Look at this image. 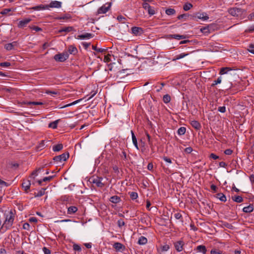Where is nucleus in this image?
I'll return each mask as SVG.
<instances>
[{"mask_svg": "<svg viewBox=\"0 0 254 254\" xmlns=\"http://www.w3.org/2000/svg\"><path fill=\"white\" fill-rule=\"evenodd\" d=\"M24 104H26L28 106L30 105H42L43 104L42 102H25Z\"/></svg>", "mask_w": 254, "mask_h": 254, "instance_id": "72a5a7b5", "label": "nucleus"}, {"mask_svg": "<svg viewBox=\"0 0 254 254\" xmlns=\"http://www.w3.org/2000/svg\"><path fill=\"white\" fill-rule=\"evenodd\" d=\"M192 151V148L191 147H188L185 149L186 153L190 154Z\"/></svg>", "mask_w": 254, "mask_h": 254, "instance_id": "0e129e2a", "label": "nucleus"}, {"mask_svg": "<svg viewBox=\"0 0 254 254\" xmlns=\"http://www.w3.org/2000/svg\"><path fill=\"white\" fill-rule=\"evenodd\" d=\"M53 178H54L53 176L45 177L42 179V181H44V182L50 181Z\"/></svg>", "mask_w": 254, "mask_h": 254, "instance_id": "052dcab7", "label": "nucleus"}, {"mask_svg": "<svg viewBox=\"0 0 254 254\" xmlns=\"http://www.w3.org/2000/svg\"><path fill=\"white\" fill-rule=\"evenodd\" d=\"M48 7V5L45 6L43 4H40L39 5L32 7L30 8L29 9H32L33 10L39 11V10H44L46 8H47Z\"/></svg>", "mask_w": 254, "mask_h": 254, "instance_id": "4468645a", "label": "nucleus"}, {"mask_svg": "<svg viewBox=\"0 0 254 254\" xmlns=\"http://www.w3.org/2000/svg\"><path fill=\"white\" fill-rule=\"evenodd\" d=\"M243 211L246 213H250L254 210L253 204H250L249 206L244 207L243 209Z\"/></svg>", "mask_w": 254, "mask_h": 254, "instance_id": "5701e85b", "label": "nucleus"}, {"mask_svg": "<svg viewBox=\"0 0 254 254\" xmlns=\"http://www.w3.org/2000/svg\"><path fill=\"white\" fill-rule=\"evenodd\" d=\"M45 93H46L47 94H51L52 95H54L57 94L58 92L55 91H50V90H47L45 91Z\"/></svg>", "mask_w": 254, "mask_h": 254, "instance_id": "6e6d98bb", "label": "nucleus"}, {"mask_svg": "<svg viewBox=\"0 0 254 254\" xmlns=\"http://www.w3.org/2000/svg\"><path fill=\"white\" fill-rule=\"evenodd\" d=\"M114 248L117 250V251H120L121 250H123V248H124V246L123 244H122L121 243H118V242H117V243H115L114 244Z\"/></svg>", "mask_w": 254, "mask_h": 254, "instance_id": "cd10ccee", "label": "nucleus"}, {"mask_svg": "<svg viewBox=\"0 0 254 254\" xmlns=\"http://www.w3.org/2000/svg\"><path fill=\"white\" fill-rule=\"evenodd\" d=\"M68 51L70 54L75 55L77 53V49L75 46L70 45L68 48Z\"/></svg>", "mask_w": 254, "mask_h": 254, "instance_id": "412c9836", "label": "nucleus"}, {"mask_svg": "<svg viewBox=\"0 0 254 254\" xmlns=\"http://www.w3.org/2000/svg\"><path fill=\"white\" fill-rule=\"evenodd\" d=\"M187 55H188V54L182 53L180 55L176 56L175 58L173 59V61H176V60H178L184 58Z\"/></svg>", "mask_w": 254, "mask_h": 254, "instance_id": "c9c22d12", "label": "nucleus"}, {"mask_svg": "<svg viewBox=\"0 0 254 254\" xmlns=\"http://www.w3.org/2000/svg\"><path fill=\"white\" fill-rule=\"evenodd\" d=\"M171 100V97L168 94L165 95L163 96V101L165 103H169Z\"/></svg>", "mask_w": 254, "mask_h": 254, "instance_id": "37998d69", "label": "nucleus"}, {"mask_svg": "<svg viewBox=\"0 0 254 254\" xmlns=\"http://www.w3.org/2000/svg\"><path fill=\"white\" fill-rule=\"evenodd\" d=\"M196 17L202 20H206L209 18L208 16L206 13H197L196 14Z\"/></svg>", "mask_w": 254, "mask_h": 254, "instance_id": "ddd939ff", "label": "nucleus"}, {"mask_svg": "<svg viewBox=\"0 0 254 254\" xmlns=\"http://www.w3.org/2000/svg\"><path fill=\"white\" fill-rule=\"evenodd\" d=\"M131 33L136 36H140L143 33V29L139 27L134 26L131 28Z\"/></svg>", "mask_w": 254, "mask_h": 254, "instance_id": "0eeeda50", "label": "nucleus"}, {"mask_svg": "<svg viewBox=\"0 0 254 254\" xmlns=\"http://www.w3.org/2000/svg\"><path fill=\"white\" fill-rule=\"evenodd\" d=\"M10 65V63L7 62L0 63V66L2 67H7L9 66Z\"/></svg>", "mask_w": 254, "mask_h": 254, "instance_id": "8fccbe9b", "label": "nucleus"}, {"mask_svg": "<svg viewBox=\"0 0 254 254\" xmlns=\"http://www.w3.org/2000/svg\"><path fill=\"white\" fill-rule=\"evenodd\" d=\"M246 31L250 33L253 32L254 31V24L250 26Z\"/></svg>", "mask_w": 254, "mask_h": 254, "instance_id": "bf43d9fd", "label": "nucleus"}, {"mask_svg": "<svg viewBox=\"0 0 254 254\" xmlns=\"http://www.w3.org/2000/svg\"><path fill=\"white\" fill-rule=\"evenodd\" d=\"M31 20L32 19L30 18H24L19 21L17 27L19 28H24Z\"/></svg>", "mask_w": 254, "mask_h": 254, "instance_id": "6e6552de", "label": "nucleus"}, {"mask_svg": "<svg viewBox=\"0 0 254 254\" xmlns=\"http://www.w3.org/2000/svg\"><path fill=\"white\" fill-rule=\"evenodd\" d=\"M60 121V120H57L55 121L54 122L50 123L48 125V127L50 128H53V129L57 128V126H58V124Z\"/></svg>", "mask_w": 254, "mask_h": 254, "instance_id": "b1692460", "label": "nucleus"}, {"mask_svg": "<svg viewBox=\"0 0 254 254\" xmlns=\"http://www.w3.org/2000/svg\"><path fill=\"white\" fill-rule=\"evenodd\" d=\"M81 100H82V99H79V100H76V101H74V102H72L71 103H70V104H67V105H65V106H64V107H69V106H72V105H75V104H76V103H77L79 102H80V101H81Z\"/></svg>", "mask_w": 254, "mask_h": 254, "instance_id": "4d7b16f0", "label": "nucleus"}, {"mask_svg": "<svg viewBox=\"0 0 254 254\" xmlns=\"http://www.w3.org/2000/svg\"><path fill=\"white\" fill-rule=\"evenodd\" d=\"M174 217L176 219L180 220L182 222H183L182 215L180 212L175 213Z\"/></svg>", "mask_w": 254, "mask_h": 254, "instance_id": "ea45409f", "label": "nucleus"}, {"mask_svg": "<svg viewBox=\"0 0 254 254\" xmlns=\"http://www.w3.org/2000/svg\"><path fill=\"white\" fill-rule=\"evenodd\" d=\"M62 6V2L59 1H52L50 4L48 5V7L52 8H60Z\"/></svg>", "mask_w": 254, "mask_h": 254, "instance_id": "f8f14e48", "label": "nucleus"}, {"mask_svg": "<svg viewBox=\"0 0 254 254\" xmlns=\"http://www.w3.org/2000/svg\"><path fill=\"white\" fill-rule=\"evenodd\" d=\"M68 157V153H64L60 155L54 157L53 160L57 162H62L66 161Z\"/></svg>", "mask_w": 254, "mask_h": 254, "instance_id": "39448f33", "label": "nucleus"}, {"mask_svg": "<svg viewBox=\"0 0 254 254\" xmlns=\"http://www.w3.org/2000/svg\"><path fill=\"white\" fill-rule=\"evenodd\" d=\"M92 49H93V50H94L97 52H103L105 51L104 49H101V48H98L96 46H92Z\"/></svg>", "mask_w": 254, "mask_h": 254, "instance_id": "864d4df0", "label": "nucleus"}, {"mask_svg": "<svg viewBox=\"0 0 254 254\" xmlns=\"http://www.w3.org/2000/svg\"><path fill=\"white\" fill-rule=\"evenodd\" d=\"M218 111L221 113H225L226 112V107L222 106L218 107Z\"/></svg>", "mask_w": 254, "mask_h": 254, "instance_id": "e2e57ef3", "label": "nucleus"}, {"mask_svg": "<svg viewBox=\"0 0 254 254\" xmlns=\"http://www.w3.org/2000/svg\"><path fill=\"white\" fill-rule=\"evenodd\" d=\"M191 126L197 130H199L201 128L200 124L197 121L193 120L190 123Z\"/></svg>", "mask_w": 254, "mask_h": 254, "instance_id": "f3484780", "label": "nucleus"}, {"mask_svg": "<svg viewBox=\"0 0 254 254\" xmlns=\"http://www.w3.org/2000/svg\"><path fill=\"white\" fill-rule=\"evenodd\" d=\"M118 226L119 227H122V226H124L125 225V222L124 221V220L123 219H120L118 221Z\"/></svg>", "mask_w": 254, "mask_h": 254, "instance_id": "3c124183", "label": "nucleus"}, {"mask_svg": "<svg viewBox=\"0 0 254 254\" xmlns=\"http://www.w3.org/2000/svg\"><path fill=\"white\" fill-rule=\"evenodd\" d=\"M196 250L198 252L202 253L203 254H206L207 252L205 246L203 245H199L197 246Z\"/></svg>", "mask_w": 254, "mask_h": 254, "instance_id": "a211bd4d", "label": "nucleus"}, {"mask_svg": "<svg viewBox=\"0 0 254 254\" xmlns=\"http://www.w3.org/2000/svg\"><path fill=\"white\" fill-rule=\"evenodd\" d=\"M200 31L202 33H204V34L207 35L210 33L209 29L208 27H204L203 28H201L200 29Z\"/></svg>", "mask_w": 254, "mask_h": 254, "instance_id": "79ce46f5", "label": "nucleus"}, {"mask_svg": "<svg viewBox=\"0 0 254 254\" xmlns=\"http://www.w3.org/2000/svg\"><path fill=\"white\" fill-rule=\"evenodd\" d=\"M68 54L67 52L57 54L54 56V59L59 62H64L68 58Z\"/></svg>", "mask_w": 254, "mask_h": 254, "instance_id": "f03ea898", "label": "nucleus"}, {"mask_svg": "<svg viewBox=\"0 0 254 254\" xmlns=\"http://www.w3.org/2000/svg\"><path fill=\"white\" fill-rule=\"evenodd\" d=\"M186 131V127H180L178 129L177 132H178V134L181 135H184Z\"/></svg>", "mask_w": 254, "mask_h": 254, "instance_id": "4c0bfd02", "label": "nucleus"}, {"mask_svg": "<svg viewBox=\"0 0 254 254\" xmlns=\"http://www.w3.org/2000/svg\"><path fill=\"white\" fill-rule=\"evenodd\" d=\"M45 190L46 189H42L39 191H38L37 193H34V196L35 197H37L43 196L45 194Z\"/></svg>", "mask_w": 254, "mask_h": 254, "instance_id": "2f4dec72", "label": "nucleus"}, {"mask_svg": "<svg viewBox=\"0 0 254 254\" xmlns=\"http://www.w3.org/2000/svg\"><path fill=\"white\" fill-rule=\"evenodd\" d=\"M142 7L147 11L149 15H153L155 13V8L151 6L148 3L144 2L142 3Z\"/></svg>", "mask_w": 254, "mask_h": 254, "instance_id": "423d86ee", "label": "nucleus"}, {"mask_svg": "<svg viewBox=\"0 0 254 254\" xmlns=\"http://www.w3.org/2000/svg\"><path fill=\"white\" fill-rule=\"evenodd\" d=\"M23 188H24V190L27 191L30 187L31 183L29 180H25L23 181L22 184Z\"/></svg>", "mask_w": 254, "mask_h": 254, "instance_id": "2eb2a0df", "label": "nucleus"}, {"mask_svg": "<svg viewBox=\"0 0 254 254\" xmlns=\"http://www.w3.org/2000/svg\"><path fill=\"white\" fill-rule=\"evenodd\" d=\"M209 157L210 158H212V159H214V160H216V159L219 158V156L216 155V154H215L214 153H211Z\"/></svg>", "mask_w": 254, "mask_h": 254, "instance_id": "69168bd1", "label": "nucleus"}, {"mask_svg": "<svg viewBox=\"0 0 254 254\" xmlns=\"http://www.w3.org/2000/svg\"><path fill=\"white\" fill-rule=\"evenodd\" d=\"M29 28L33 30H35L36 32L41 31L42 30V29L41 28L36 26H29Z\"/></svg>", "mask_w": 254, "mask_h": 254, "instance_id": "de8ad7c7", "label": "nucleus"}, {"mask_svg": "<svg viewBox=\"0 0 254 254\" xmlns=\"http://www.w3.org/2000/svg\"><path fill=\"white\" fill-rule=\"evenodd\" d=\"M147 243V239L144 236H141L138 241V244L140 245H145Z\"/></svg>", "mask_w": 254, "mask_h": 254, "instance_id": "393cba45", "label": "nucleus"}, {"mask_svg": "<svg viewBox=\"0 0 254 254\" xmlns=\"http://www.w3.org/2000/svg\"><path fill=\"white\" fill-rule=\"evenodd\" d=\"M73 29V28L71 26L65 27H64V28L61 29L59 31V33H61V32H69L72 31Z\"/></svg>", "mask_w": 254, "mask_h": 254, "instance_id": "7c9ffc66", "label": "nucleus"}, {"mask_svg": "<svg viewBox=\"0 0 254 254\" xmlns=\"http://www.w3.org/2000/svg\"><path fill=\"white\" fill-rule=\"evenodd\" d=\"M63 148V145L62 144H56L53 147V150L54 152L59 151L62 150Z\"/></svg>", "mask_w": 254, "mask_h": 254, "instance_id": "c85d7f7f", "label": "nucleus"}, {"mask_svg": "<svg viewBox=\"0 0 254 254\" xmlns=\"http://www.w3.org/2000/svg\"><path fill=\"white\" fill-rule=\"evenodd\" d=\"M169 38H172L178 40L184 39L187 38L186 35H179V34H170L169 35Z\"/></svg>", "mask_w": 254, "mask_h": 254, "instance_id": "dca6fc26", "label": "nucleus"}, {"mask_svg": "<svg viewBox=\"0 0 254 254\" xmlns=\"http://www.w3.org/2000/svg\"><path fill=\"white\" fill-rule=\"evenodd\" d=\"M188 16H189L187 14H183L179 15L177 18L178 19H182L183 18L186 19Z\"/></svg>", "mask_w": 254, "mask_h": 254, "instance_id": "13d9d810", "label": "nucleus"}, {"mask_svg": "<svg viewBox=\"0 0 254 254\" xmlns=\"http://www.w3.org/2000/svg\"><path fill=\"white\" fill-rule=\"evenodd\" d=\"M120 200H121L120 197L117 195L113 196L111 197V198H110V201L114 203H117L119 202L120 201Z\"/></svg>", "mask_w": 254, "mask_h": 254, "instance_id": "a878e982", "label": "nucleus"}, {"mask_svg": "<svg viewBox=\"0 0 254 254\" xmlns=\"http://www.w3.org/2000/svg\"><path fill=\"white\" fill-rule=\"evenodd\" d=\"M248 50L251 53L254 54V44H250Z\"/></svg>", "mask_w": 254, "mask_h": 254, "instance_id": "c03bdc74", "label": "nucleus"}, {"mask_svg": "<svg viewBox=\"0 0 254 254\" xmlns=\"http://www.w3.org/2000/svg\"><path fill=\"white\" fill-rule=\"evenodd\" d=\"M222 252L218 250L212 249L210 252L211 254H222Z\"/></svg>", "mask_w": 254, "mask_h": 254, "instance_id": "09e8293b", "label": "nucleus"}, {"mask_svg": "<svg viewBox=\"0 0 254 254\" xmlns=\"http://www.w3.org/2000/svg\"><path fill=\"white\" fill-rule=\"evenodd\" d=\"M117 19L121 22L122 23H125V20H126V18L122 16V15H119L117 17Z\"/></svg>", "mask_w": 254, "mask_h": 254, "instance_id": "603ef678", "label": "nucleus"}, {"mask_svg": "<svg viewBox=\"0 0 254 254\" xmlns=\"http://www.w3.org/2000/svg\"><path fill=\"white\" fill-rule=\"evenodd\" d=\"M216 197L223 202H225L227 200L226 196L222 193H217L216 194Z\"/></svg>", "mask_w": 254, "mask_h": 254, "instance_id": "c756f323", "label": "nucleus"}, {"mask_svg": "<svg viewBox=\"0 0 254 254\" xmlns=\"http://www.w3.org/2000/svg\"><path fill=\"white\" fill-rule=\"evenodd\" d=\"M43 251L45 254H51V251L46 247L43 248Z\"/></svg>", "mask_w": 254, "mask_h": 254, "instance_id": "338daca9", "label": "nucleus"}, {"mask_svg": "<svg viewBox=\"0 0 254 254\" xmlns=\"http://www.w3.org/2000/svg\"><path fill=\"white\" fill-rule=\"evenodd\" d=\"M110 55H107L104 56V61L106 63L110 62L111 60L110 59Z\"/></svg>", "mask_w": 254, "mask_h": 254, "instance_id": "5fc2aeb1", "label": "nucleus"}, {"mask_svg": "<svg viewBox=\"0 0 254 254\" xmlns=\"http://www.w3.org/2000/svg\"><path fill=\"white\" fill-rule=\"evenodd\" d=\"M103 178L101 177H92L90 179V182L99 188H103L104 186V184L102 182Z\"/></svg>", "mask_w": 254, "mask_h": 254, "instance_id": "20e7f679", "label": "nucleus"}, {"mask_svg": "<svg viewBox=\"0 0 254 254\" xmlns=\"http://www.w3.org/2000/svg\"><path fill=\"white\" fill-rule=\"evenodd\" d=\"M45 140H41L39 142L38 145L37 146V150H41L45 147Z\"/></svg>", "mask_w": 254, "mask_h": 254, "instance_id": "473e14b6", "label": "nucleus"}, {"mask_svg": "<svg viewBox=\"0 0 254 254\" xmlns=\"http://www.w3.org/2000/svg\"><path fill=\"white\" fill-rule=\"evenodd\" d=\"M169 248L170 247L168 245H164L161 247L162 251L164 252L167 251L169 249Z\"/></svg>", "mask_w": 254, "mask_h": 254, "instance_id": "680f3d73", "label": "nucleus"}, {"mask_svg": "<svg viewBox=\"0 0 254 254\" xmlns=\"http://www.w3.org/2000/svg\"><path fill=\"white\" fill-rule=\"evenodd\" d=\"M232 152H233V151L230 149H226L224 151V153L226 155H231L232 153Z\"/></svg>", "mask_w": 254, "mask_h": 254, "instance_id": "774afa93", "label": "nucleus"}, {"mask_svg": "<svg viewBox=\"0 0 254 254\" xmlns=\"http://www.w3.org/2000/svg\"><path fill=\"white\" fill-rule=\"evenodd\" d=\"M232 69L230 67H222L220 69L219 74H224L228 73V71H231Z\"/></svg>", "mask_w": 254, "mask_h": 254, "instance_id": "bb28decb", "label": "nucleus"}, {"mask_svg": "<svg viewBox=\"0 0 254 254\" xmlns=\"http://www.w3.org/2000/svg\"><path fill=\"white\" fill-rule=\"evenodd\" d=\"M128 194H129L130 198L132 200H134L138 197V194L136 192H134V191L129 192Z\"/></svg>", "mask_w": 254, "mask_h": 254, "instance_id": "e433bc0d", "label": "nucleus"}, {"mask_svg": "<svg viewBox=\"0 0 254 254\" xmlns=\"http://www.w3.org/2000/svg\"><path fill=\"white\" fill-rule=\"evenodd\" d=\"M94 35L91 33H86L84 34L79 35L77 37H76V39H90L93 38Z\"/></svg>", "mask_w": 254, "mask_h": 254, "instance_id": "9b49d317", "label": "nucleus"}, {"mask_svg": "<svg viewBox=\"0 0 254 254\" xmlns=\"http://www.w3.org/2000/svg\"><path fill=\"white\" fill-rule=\"evenodd\" d=\"M192 7V5L190 3H186L183 6V9L185 11L190 10Z\"/></svg>", "mask_w": 254, "mask_h": 254, "instance_id": "a19ab883", "label": "nucleus"}, {"mask_svg": "<svg viewBox=\"0 0 254 254\" xmlns=\"http://www.w3.org/2000/svg\"><path fill=\"white\" fill-rule=\"evenodd\" d=\"M229 13L233 16H237L241 12V9L237 7L230 8L228 10Z\"/></svg>", "mask_w": 254, "mask_h": 254, "instance_id": "1a4fd4ad", "label": "nucleus"}, {"mask_svg": "<svg viewBox=\"0 0 254 254\" xmlns=\"http://www.w3.org/2000/svg\"><path fill=\"white\" fill-rule=\"evenodd\" d=\"M221 82V77H219L217 78L216 80L213 81V83L212 84L211 86L213 87L216 85L219 84Z\"/></svg>", "mask_w": 254, "mask_h": 254, "instance_id": "a18cd8bd", "label": "nucleus"}, {"mask_svg": "<svg viewBox=\"0 0 254 254\" xmlns=\"http://www.w3.org/2000/svg\"><path fill=\"white\" fill-rule=\"evenodd\" d=\"M131 134L132 143H133V145H134V146L135 147V148L137 149H138L139 148H138V144H137V140L136 137L135 136V134L132 130H131Z\"/></svg>", "mask_w": 254, "mask_h": 254, "instance_id": "aec40b11", "label": "nucleus"}, {"mask_svg": "<svg viewBox=\"0 0 254 254\" xmlns=\"http://www.w3.org/2000/svg\"><path fill=\"white\" fill-rule=\"evenodd\" d=\"M175 13V10L173 8H168L166 10V13L168 15H174Z\"/></svg>", "mask_w": 254, "mask_h": 254, "instance_id": "58836bf2", "label": "nucleus"}, {"mask_svg": "<svg viewBox=\"0 0 254 254\" xmlns=\"http://www.w3.org/2000/svg\"><path fill=\"white\" fill-rule=\"evenodd\" d=\"M77 210L78 209L76 206H71L67 209V214H73L77 211Z\"/></svg>", "mask_w": 254, "mask_h": 254, "instance_id": "4be33fe9", "label": "nucleus"}, {"mask_svg": "<svg viewBox=\"0 0 254 254\" xmlns=\"http://www.w3.org/2000/svg\"><path fill=\"white\" fill-rule=\"evenodd\" d=\"M232 199L237 202H242L243 200V198L242 196L238 195V196H234L232 197Z\"/></svg>", "mask_w": 254, "mask_h": 254, "instance_id": "f704fd0d", "label": "nucleus"}, {"mask_svg": "<svg viewBox=\"0 0 254 254\" xmlns=\"http://www.w3.org/2000/svg\"><path fill=\"white\" fill-rule=\"evenodd\" d=\"M175 249L177 252H181L183 250L184 243L182 241H179L174 243Z\"/></svg>", "mask_w": 254, "mask_h": 254, "instance_id": "9d476101", "label": "nucleus"}, {"mask_svg": "<svg viewBox=\"0 0 254 254\" xmlns=\"http://www.w3.org/2000/svg\"><path fill=\"white\" fill-rule=\"evenodd\" d=\"M73 249L75 251L80 252L81 248L80 246L77 244H74L73 245Z\"/></svg>", "mask_w": 254, "mask_h": 254, "instance_id": "49530a36", "label": "nucleus"}, {"mask_svg": "<svg viewBox=\"0 0 254 254\" xmlns=\"http://www.w3.org/2000/svg\"><path fill=\"white\" fill-rule=\"evenodd\" d=\"M111 5V2H107L103 5L101 7L98 8L97 10V14L106 13L110 9Z\"/></svg>", "mask_w": 254, "mask_h": 254, "instance_id": "7ed1b4c3", "label": "nucleus"}, {"mask_svg": "<svg viewBox=\"0 0 254 254\" xmlns=\"http://www.w3.org/2000/svg\"><path fill=\"white\" fill-rule=\"evenodd\" d=\"M17 45L16 42H13L11 43H8L5 45L4 48L6 50L10 51Z\"/></svg>", "mask_w": 254, "mask_h": 254, "instance_id": "6ab92c4d", "label": "nucleus"}, {"mask_svg": "<svg viewBox=\"0 0 254 254\" xmlns=\"http://www.w3.org/2000/svg\"><path fill=\"white\" fill-rule=\"evenodd\" d=\"M15 210L10 209L5 210L4 212V220L1 226V229H10L13 225V222L15 219Z\"/></svg>", "mask_w": 254, "mask_h": 254, "instance_id": "f257e3e1", "label": "nucleus"}]
</instances>
